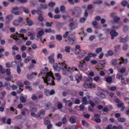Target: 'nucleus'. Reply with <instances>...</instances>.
<instances>
[{"label": "nucleus", "instance_id": "nucleus-1", "mask_svg": "<svg viewBox=\"0 0 129 129\" xmlns=\"http://www.w3.org/2000/svg\"><path fill=\"white\" fill-rule=\"evenodd\" d=\"M60 67L58 66V64L54 63L53 65V68L55 71H60V69H62L64 71H67L68 72H74V71H78L76 67H73L70 68L68 65H66L65 62L59 63Z\"/></svg>", "mask_w": 129, "mask_h": 129}, {"label": "nucleus", "instance_id": "nucleus-2", "mask_svg": "<svg viewBox=\"0 0 129 129\" xmlns=\"http://www.w3.org/2000/svg\"><path fill=\"white\" fill-rule=\"evenodd\" d=\"M42 78L44 83H46L47 85H55V83L54 82V79L55 78L52 72L47 73L45 78L42 77Z\"/></svg>", "mask_w": 129, "mask_h": 129}, {"label": "nucleus", "instance_id": "nucleus-3", "mask_svg": "<svg viewBox=\"0 0 129 129\" xmlns=\"http://www.w3.org/2000/svg\"><path fill=\"white\" fill-rule=\"evenodd\" d=\"M13 39L16 40V44L20 45V44L23 43L24 41L28 40V37H25V35H24V34H17L14 36Z\"/></svg>", "mask_w": 129, "mask_h": 129}, {"label": "nucleus", "instance_id": "nucleus-4", "mask_svg": "<svg viewBox=\"0 0 129 129\" xmlns=\"http://www.w3.org/2000/svg\"><path fill=\"white\" fill-rule=\"evenodd\" d=\"M127 63V58H123L121 57L119 59H113L112 60V65L116 66V65H121V64H126Z\"/></svg>", "mask_w": 129, "mask_h": 129}, {"label": "nucleus", "instance_id": "nucleus-5", "mask_svg": "<svg viewBox=\"0 0 129 129\" xmlns=\"http://www.w3.org/2000/svg\"><path fill=\"white\" fill-rule=\"evenodd\" d=\"M72 36V35H69V32L67 31L65 34L63 35L62 37L63 39H66V38H68V41H70L71 45H75V44H76V40L73 39V38L71 37Z\"/></svg>", "mask_w": 129, "mask_h": 129}, {"label": "nucleus", "instance_id": "nucleus-6", "mask_svg": "<svg viewBox=\"0 0 129 129\" xmlns=\"http://www.w3.org/2000/svg\"><path fill=\"white\" fill-rule=\"evenodd\" d=\"M46 113V111L44 109L40 110L38 113L37 114V119H42L43 117L45 116Z\"/></svg>", "mask_w": 129, "mask_h": 129}, {"label": "nucleus", "instance_id": "nucleus-7", "mask_svg": "<svg viewBox=\"0 0 129 129\" xmlns=\"http://www.w3.org/2000/svg\"><path fill=\"white\" fill-rule=\"evenodd\" d=\"M43 34L44 31L40 30L39 31H38V34L37 35V37L38 38V39H40V42L43 44H44V42H46V39H44L43 40V39H42V36H43Z\"/></svg>", "mask_w": 129, "mask_h": 129}, {"label": "nucleus", "instance_id": "nucleus-8", "mask_svg": "<svg viewBox=\"0 0 129 129\" xmlns=\"http://www.w3.org/2000/svg\"><path fill=\"white\" fill-rule=\"evenodd\" d=\"M76 80L77 83H79L82 80V74L79 72H78V74L76 75Z\"/></svg>", "mask_w": 129, "mask_h": 129}, {"label": "nucleus", "instance_id": "nucleus-9", "mask_svg": "<svg viewBox=\"0 0 129 129\" xmlns=\"http://www.w3.org/2000/svg\"><path fill=\"white\" fill-rule=\"evenodd\" d=\"M14 19V16L12 15H9L6 17V22L7 24H10V22Z\"/></svg>", "mask_w": 129, "mask_h": 129}, {"label": "nucleus", "instance_id": "nucleus-10", "mask_svg": "<svg viewBox=\"0 0 129 129\" xmlns=\"http://www.w3.org/2000/svg\"><path fill=\"white\" fill-rule=\"evenodd\" d=\"M110 34L111 36V39L112 40H113V39H114V37H116V36H117L118 35V33H117L116 32H115V30H112L110 31Z\"/></svg>", "mask_w": 129, "mask_h": 129}, {"label": "nucleus", "instance_id": "nucleus-11", "mask_svg": "<svg viewBox=\"0 0 129 129\" xmlns=\"http://www.w3.org/2000/svg\"><path fill=\"white\" fill-rule=\"evenodd\" d=\"M54 56H55V54L51 53L50 55L48 57V59L49 60V62L51 63H53L54 62H55Z\"/></svg>", "mask_w": 129, "mask_h": 129}, {"label": "nucleus", "instance_id": "nucleus-12", "mask_svg": "<svg viewBox=\"0 0 129 129\" xmlns=\"http://www.w3.org/2000/svg\"><path fill=\"white\" fill-rule=\"evenodd\" d=\"M75 10L76 11V13L77 14V17H80V15H81L82 12H81V9L79 7H76L75 8Z\"/></svg>", "mask_w": 129, "mask_h": 129}, {"label": "nucleus", "instance_id": "nucleus-13", "mask_svg": "<svg viewBox=\"0 0 129 129\" xmlns=\"http://www.w3.org/2000/svg\"><path fill=\"white\" fill-rule=\"evenodd\" d=\"M84 87H86V86H87V87H89V88H93V87H95V84L92 83H90L89 84L85 83L84 85Z\"/></svg>", "mask_w": 129, "mask_h": 129}, {"label": "nucleus", "instance_id": "nucleus-14", "mask_svg": "<svg viewBox=\"0 0 129 129\" xmlns=\"http://www.w3.org/2000/svg\"><path fill=\"white\" fill-rule=\"evenodd\" d=\"M26 21H27L28 26H31L34 25V22L32 21V20H30V18L28 17L26 18Z\"/></svg>", "mask_w": 129, "mask_h": 129}, {"label": "nucleus", "instance_id": "nucleus-15", "mask_svg": "<svg viewBox=\"0 0 129 129\" xmlns=\"http://www.w3.org/2000/svg\"><path fill=\"white\" fill-rule=\"evenodd\" d=\"M70 121L71 123H75V122H76V117L74 116H72L70 118Z\"/></svg>", "mask_w": 129, "mask_h": 129}, {"label": "nucleus", "instance_id": "nucleus-16", "mask_svg": "<svg viewBox=\"0 0 129 129\" xmlns=\"http://www.w3.org/2000/svg\"><path fill=\"white\" fill-rule=\"evenodd\" d=\"M47 9H48V5L46 4H40V7L39 8V10H46Z\"/></svg>", "mask_w": 129, "mask_h": 129}, {"label": "nucleus", "instance_id": "nucleus-17", "mask_svg": "<svg viewBox=\"0 0 129 129\" xmlns=\"http://www.w3.org/2000/svg\"><path fill=\"white\" fill-rule=\"evenodd\" d=\"M12 25L15 27H18V26H20V23L18 20H15L12 22Z\"/></svg>", "mask_w": 129, "mask_h": 129}, {"label": "nucleus", "instance_id": "nucleus-18", "mask_svg": "<svg viewBox=\"0 0 129 129\" xmlns=\"http://www.w3.org/2000/svg\"><path fill=\"white\" fill-rule=\"evenodd\" d=\"M82 104H84V105L88 104V102H87V98L85 97H83L82 98Z\"/></svg>", "mask_w": 129, "mask_h": 129}, {"label": "nucleus", "instance_id": "nucleus-19", "mask_svg": "<svg viewBox=\"0 0 129 129\" xmlns=\"http://www.w3.org/2000/svg\"><path fill=\"white\" fill-rule=\"evenodd\" d=\"M113 55V51L111 50H109L107 52V54H105V56L106 57H108V56H112Z\"/></svg>", "mask_w": 129, "mask_h": 129}, {"label": "nucleus", "instance_id": "nucleus-20", "mask_svg": "<svg viewBox=\"0 0 129 129\" xmlns=\"http://www.w3.org/2000/svg\"><path fill=\"white\" fill-rule=\"evenodd\" d=\"M102 3L103 2L101 0H96L93 2L94 5H100V4H102Z\"/></svg>", "mask_w": 129, "mask_h": 129}, {"label": "nucleus", "instance_id": "nucleus-21", "mask_svg": "<svg viewBox=\"0 0 129 129\" xmlns=\"http://www.w3.org/2000/svg\"><path fill=\"white\" fill-rule=\"evenodd\" d=\"M66 9V8L64 6H61L60 8V11L62 13V14H65V13H66V11L65 10Z\"/></svg>", "mask_w": 129, "mask_h": 129}, {"label": "nucleus", "instance_id": "nucleus-22", "mask_svg": "<svg viewBox=\"0 0 129 129\" xmlns=\"http://www.w3.org/2000/svg\"><path fill=\"white\" fill-rule=\"evenodd\" d=\"M84 63H85V60H83L80 62V64H79V68H80V69L83 68V67L84 66Z\"/></svg>", "mask_w": 129, "mask_h": 129}, {"label": "nucleus", "instance_id": "nucleus-23", "mask_svg": "<svg viewBox=\"0 0 129 129\" xmlns=\"http://www.w3.org/2000/svg\"><path fill=\"white\" fill-rule=\"evenodd\" d=\"M71 49V47L69 46H67L65 47L64 51L67 53H70V50Z\"/></svg>", "mask_w": 129, "mask_h": 129}, {"label": "nucleus", "instance_id": "nucleus-24", "mask_svg": "<svg viewBox=\"0 0 129 129\" xmlns=\"http://www.w3.org/2000/svg\"><path fill=\"white\" fill-rule=\"evenodd\" d=\"M127 1H122L121 2V5L122 7H126L127 6Z\"/></svg>", "mask_w": 129, "mask_h": 129}, {"label": "nucleus", "instance_id": "nucleus-25", "mask_svg": "<svg viewBox=\"0 0 129 129\" xmlns=\"http://www.w3.org/2000/svg\"><path fill=\"white\" fill-rule=\"evenodd\" d=\"M88 57L91 58L92 57H96V54L92 52H89L88 54Z\"/></svg>", "mask_w": 129, "mask_h": 129}, {"label": "nucleus", "instance_id": "nucleus-26", "mask_svg": "<svg viewBox=\"0 0 129 129\" xmlns=\"http://www.w3.org/2000/svg\"><path fill=\"white\" fill-rule=\"evenodd\" d=\"M70 30H75V28H74V23L72 22L69 25Z\"/></svg>", "mask_w": 129, "mask_h": 129}, {"label": "nucleus", "instance_id": "nucleus-27", "mask_svg": "<svg viewBox=\"0 0 129 129\" xmlns=\"http://www.w3.org/2000/svg\"><path fill=\"white\" fill-rule=\"evenodd\" d=\"M20 101L23 103H25V102L27 101V100L25 99V97L23 96L20 97Z\"/></svg>", "mask_w": 129, "mask_h": 129}, {"label": "nucleus", "instance_id": "nucleus-28", "mask_svg": "<svg viewBox=\"0 0 129 129\" xmlns=\"http://www.w3.org/2000/svg\"><path fill=\"white\" fill-rule=\"evenodd\" d=\"M5 86H6V89H7V90H10V89H11V85L8 83V82L5 83Z\"/></svg>", "mask_w": 129, "mask_h": 129}, {"label": "nucleus", "instance_id": "nucleus-29", "mask_svg": "<svg viewBox=\"0 0 129 129\" xmlns=\"http://www.w3.org/2000/svg\"><path fill=\"white\" fill-rule=\"evenodd\" d=\"M45 76L46 75V72L45 70H42L40 71V74H39V76Z\"/></svg>", "mask_w": 129, "mask_h": 129}, {"label": "nucleus", "instance_id": "nucleus-30", "mask_svg": "<svg viewBox=\"0 0 129 129\" xmlns=\"http://www.w3.org/2000/svg\"><path fill=\"white\" fill-rule=\"evenodd\" d=\"M44 94H45L46 96H50V91L47 89H44Z\"/></svg>", "mask_w": 129, "mask_h": 129}, {"label": "nucleus", "instance_id": "nucleus-31", "mask_svg": "<svg viewBox=\"0 0 129 129\" xmlns=\"http://www.w3.org/2000/svg\"><path fill=\"white\" fill-rule=\"evenodd\" d=\"M55 6H56V4L52 2H51L48 4V7H49V8H54V7H55Z\"/></svg>", "mask_w": 129, "mask_h": 129}, {"label": "nucleus", "instance_id": "nucleus-32", "mask_svg": "<svg viewBox=\"0 0 129 129\" xmlns=\"http://www.w3.org/2000/svg\"><path fill=\"white\" fill-rule=\"evenodd\" d=\"M106 81L109 83H111V82H112V78H111V77L106 78Z\"/></svg>", "mask_w": 129, "mask_h": 129}, {"label": "nucleus", "instance_id": "nucleus-33", "mask_svg": "<svg viewBox=\"0 0 129 129\" xmlns=\"http://www.w3.org/2000/svg\"><path fill=\"white\" fill-rule=\"evenodd\" d=\"M55 76L57 80H60L61 79V75L59 73L55 74Z\"/></svg>", "mask_w": 129, "mask_h": 129}, {"label": "nucleus", "instance_id": "nucleus-34", "mask_svg": "<svg viewBox=\"0 0 129 129\" xmlns=\"http://www.w3.org/2000/svg\"><path fill=\"white\" fill-rule=\"evenodd\" d=\"M16 11H19V7H15L13 8L11 10L12 14L15 13V12H16Z\"/></svg>", "mask_w": 129, "mask_h": 129}, {"label": "nucleus", "instance_id": "nucleus-35", "mask_svg": "<svg viewBox=\"0 0 129 129\" xmlns=\"http://www.w3.org/2000/svg\"><path fill=\"white\" fill-rule=\"evenodd\" d=\"M38 2H37V1H31L30 2V6H31V7H35V6H36V5H37Z\"/></svg>", "mask_w": 129, "mask_h": 129}, {"label": "nucleus", "instance_id": "nucleus-36", "mask_svg": "<svg viewBox=\"0 0 129 129\" xmlns=\"http://www.w3.org/2000/svg\"><path fill=\"white\" fill-rule=\"evenodd\" d=\"M115 52H118L120 48V45H117L114 47Z\"/></svg>", "mask_w": 129, "mask_h": 129}, {"label": "nucleus", "instance_id": "nucleus-37", "mask_svg": "<svg viewBox=\"0 0 129 129\" xmlns=\"http://www.w3.org/2000/svg\"><path fill=\"white\" fill-rule=\"evenodd\" d=\"M56 39L57 41H61L62 40V35L59 34L56 35Z\"/></svg>", "mask_w": 129, "mask_h": 129}, {"label": "nucleus", "instance_id": "nucleus-38", "mask_svg": "<svg viewBox=\"0 0 129 129\" xmlns=\"http://www.w3.org/2000/svg\"><path fill=\"white\" fill-rule=\"evenodd\" d=\"M27 79H30V80L33 79V78H34V76L33 75V74H27Z\"/></svg>", "mask_w": 129, "mask_h": 129}, {"label": "nucleus", "instance_id": "nucleus-39", "mask_svg": "<svg viewBox=\"0 0 129 129\" xmlns=\"http://www.w3.org/2000/svg\"><path fill=\"white\" fill-rule=\"evenodd\" d=\"M95 52L96 53H97V54L100 53V52H102V48L100 47V48H97L95 50Z\"/></svg>", "mask_w": 129, "mask_h": 129}, {"label": "nucleus", "instance_id": "nucleus-40", "mask_svg": "<svg viewBox=\"0 0 129 129\" xmlns=\"http://www.w3.org/2000/svg\"><path fill=\"white\" fill-rule=\"evenodd\" d=\"M118 121H119V122H124V121H125V118H121V117H119L118 118Z\"/></svg>", "mask_w": 129, "mask_h": 129}, {"label": "nucleus", "instance_id": "nucleus-41", "mask_svg": "<svg viewBox=\"0 0 129 129\" xmlns=\"http://www.w3.org/2000/svg\"><path fill=\"white\" fill-rule=\"evenodd\" d=\"M17 71L18 74H21L22 73V71H21V67L19 65L17 66Z\"/></svg>", "mask_w": 129, "mask_h": 129}, {"label": "nucleus", "instance_id": "nucleus-42", "mask_svg": "<svg viewBox=\"0 0 129 129\" xmlns=\"http://www.w3.org/2000/svg\"><path fill=\"white\" fill-rule=\"evenodd\" d=\"M62 123L63 124H66V123H67V119H66V117H63L62 119H61Z\"/></svg>", "mask_w": 129, "mask_h": 129}, {"label": "nucleus", "instance_id": "nucleus-43", "mask_svg": "<svg viewBox=\"0 0 129 129\" xmlns=\"http://www.w3.org/2000/svg\"><path fill=\"white\" fill-rule=\"evenodd\" d=\"M0 72L3 74L6 73V70L3 69V66L2 65H0Z\"/></svg>", "mask_w": 129, "mask_h": 129}, {"label": "nucleus", "instance_id": "nucleus-44", "mask_svg": "<svg viewBox=\"0 0 129 129\" xmlns=\"http://www.w3.org/2000/svg\"><path fill=\"white\" fill-rule=\"evenodd\" d=\"M16 66H17V62L12 61L11 62V67H12V68H15Z\"/></svg>", "mask_w": 129, "mask_h": 129}, {"label": "nucleus", "instance_id": "nucleus-45", "mask_svg": "<svg viewBox=\"0 0 129 129\" xmlns=\"http://www.w3.org/2000/svg\"><path fill=\"white\" fill-rule=\"evenodd\" d=\"M82 123L84 126H87L88 125V123H87V122L85 120H82Z\"/></svg>", "mask_w": 129, "mask_h": 129}, {"label": "nucleus", "instance_id": "nucleus-46", "mask_svg": "<svg viewBox=\"0 0 129 129\" xmlns=\"http://www.w3.org/2000/svg\"><path fill=\"white\" fill-rule=\"evenodd\" d=\"M17 21H18V22L19 24H21V23L23 22L24 18H23V17H18V19Z\"/></svg>", "mask_w": 129, "mask_h": 129}, {"label": "nucleus", "instance_id": "nucleus-47", "mask_svg": "<svg viewBox=\"0 0 129 129\" xmlns=\"http://www.w3.org/2000/svg\"><path fill=\"white\" fill-rule=\"evenodd\" d=\"M31 99L32 100H37V99H38V97L36 95L33 94Z\"/></svg>", "mask_w": 129, "mask_h": 129}, {"label": "nucleus", "instance_id": "nucleus-48", "mask_svg": "<svg viewBox=\"0 0 129 129\" xmlns=\"http://www.w3.org/2000/svg\"><path fill=\"white\" fill-rule=\"evenodd\" d=\"M51 106V102H48L46 104V105L45 106V109H49V108Z\"/></svg>", "mask_w": 129, "mask_h": 129}, {"label": "nucleus", "instance_id": "nucleus-49", "mask_svg": "<svg viewBox=\"0 0 129 129\" xmlns=\"http://www.w3.org/2000/svg\"><path fill=\"white\" fill-rule=\"evenodd\" d=\"M113 20L115 23H118V21H120V18L116 17V18H114Z\"/></svg>", "mask_w": 129, "mask_h": 129}, {"label": "nucleus", "instance_id": "nucleus-50", "mask_svg": "<svg viewBox=\"0 0 129 129\" xmlns=\"http://www.w3.org/2000/svg\"><path fill=\"white\" fill-rule=\"evenodd\" d=\"M23 12L25 14H29L30 13V11H29V9H27L26 8H23Z\"/></svg>", "mask_w": 129, "mask_h": 129}, {"label": "nucleus", "instance_id": "nucleus-51", "mask_svg": "<svg viewBox=\"0 0 129 129\" xmlns=\"http://www.w3.org/2000/svg\"><path fill=\"white\" fill-rule=\"evenodd\" d=\"M61 15H55L54 16V19L58 20L59 19H61Z\"/></svg>", "mask_w": 129, "mask_h": 129}, {"label": "nucleus", "instance_id": "nucleus-52", "mask_svg": "<svg viewBox=\"0 0 129 129\" xmlns=\"http://www.w3.org/2000/svg\"><path fill=\"white\" fill-rule=\"evenodd\" d=\"M85 21H86V18H81L80 20V23H82V24L84 23Z\"/></svg>", "mask_w": 129, "mask_h": 129}, {"label": "nucleus", "instance_id": "nucleus-53", "mask_svg": "<svg viewBox=\"0 0 129 129\" xmlns=\"http://www.w3.org/2000/svg\"><path fill=\"white\" fill-rule=\"evenodd\" d=\"M31 47L32 49H34V50H36V49H38V46H37L36 44H32L31 45Z\"/></svg>", "mask_w": 129, "mask_h": 129}, {"label": "nucleus", "instance_id": "nucleus-54", "mask_svg": "<svg viewBox=\"0 0 129 129\" xmlns=\"http://www.w3.org/2000/svg\"><path fill=\"white\" fill-rule=\"evenodd\" d=\"M128 29H129L128 26H125L123 28V32H127V31H128Z\"/></svg>", "mask_w": 129, "mask_h": 129}, {"label": "nucleus", "instance_id": "nucleus-55", "mask_svg": "<svg viewBox=\"0 0 129 129\" xmlns=\"http://www.w3.org/2000/svg\"><path fill=\"white\" fill-rule=\"evenodd\" d=\"M26 89H28L29 91H33V88L30 86H26Z\"/></svg>", "mask_w": 129, "mask_h": 129}, {"label": "nucleus", "instance_id": "nucleus-56", "mask_svg": "<svg viewBox=\"0 0 129 129\" xmlns=\"http://www.w3.org/2000/svg\"><path fill=\"white\" fill-rule=\"evenodd\" d=\"M12 50H15V51H19V47H18L16 45H13L12 47Z\"/></svg>", "mask_w": 129, "mask_h": 129}, {"label": "nucleus", "instance_id": "nucleus-57", "mask_svg": "<svg viewBox=\"0 0 129 129\" xmlns=\"http://www.w3.org/2000/svg\"><path fill=\"white\" fill-rule=\"evenodd\" d=\"M99 97H100V98H105V95L102 93H100V95H99Z\"/></svg>", "mask_w": 129, "mask_h": 129}, {"label": "nucleus", "instance_id": "nucleus-58", "mask_svg": "<svg viewBox=\"0 0 129 129\" xmlns=\"http://www.w3.org/2000/svg\"><path fill=\"white\" fill-rule=\"evenodd\" d=\"M6 72L7 75H10V76L12 75H11V69H6Z\"/></svg>", "mask_w": 129, "mask_h": 129}, {"label": "nucleus", "instance_id": "nucleus-59", "mask_svg": "<svg viewBox=\"0 0 129 129\" xmlns=\"http://www.w3.org/2000/svg\"><path fill=\"white\" fill-rule=\"evenodd\" d=\"M27 32V30L25 29H21L20 30V34H24L25 33H26Z\"/></svg>", "mask_w": 129, "mask_h": 129}, {"label": "nucleus", "instance_id": "nucleus-60", "mask_svg": "<svg viewBox=\"0 0 129 129\" xmlns=\"http://www.w3.org/2000/svg\"><path fill=\"white\" fill-rule=\"evenodd\" d=\"M75 53L77 55H79V54H81V50H80V49H76L75 50Z\"/></svg>", "mask_w": 129, "mask_h": 129}, {"label": "nucleus", "instance_id": "nucleus-61", "mask_svg": "<svg viewBox=\"0 0 129 129\" xmlns=\"http://www.w3.org/2000/svg\"><path fill=\"white\" fill-rule=\"evenodd\" d=\"M111 17L112 19H115V18H116V13H112L111 14Z\"/></svg>", "mask_w": 129, "mask_h": 129}, {"label": "nucleus", "instance_id": "nucleus-62", "mask_svg": "<svg viewBox=\"0 0 129 129\" xmlns=\"http://www.w3.org/2000/svg\"><path fill=\"white\" fill-rule=\"evenodd\" d=\"M125 68H122L120 70V73H122V74H123L124 73V72H125Z\"/></svg>", "mask_w": 129, "mask_h": 129}, {"label": "nucleus", "instance_id": "nucleus-63", "mask_svg": "<svg viewBox=\"0 0 129 129\" xmlns=\"http://www.w3.org/2000/svg\"><path fill=\"white\" fill-rule=\"evenodd\" d=\"M93 26H94V28H97V21H94L92 23Z\"/></svg>", "mask_w": 129, "mask_h": 129}, {"label": "nucleus", "instance_id": "nucleus-64", "mask_svg": "<svg viewBox=\"0 0 129 129\" xmlns=\"http://www.w3.org/2000/svg\"><path fill=\"white\" fill-rule=\"evenodd\" d=\"M116 77L118 79H121L122 78V76L120 74H117L116 75Z\"/></svg>", "mask_w": 129, "mask_h": 129}]
</instances>
